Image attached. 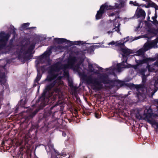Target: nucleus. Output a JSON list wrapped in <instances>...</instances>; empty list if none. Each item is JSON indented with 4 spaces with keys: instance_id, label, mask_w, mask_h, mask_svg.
<instances>
[{
    "instance_id": "18",
    "label": "nucleus",
    "mask_w": 158,
    "mask_h": 158,
    "mask_svg": "<svg viewBox=\"0 0 158 158\" xmlns=\"http://www.w3.org/2000/svg\"><path fill=\"white\" fill-rule=\"evenodd\" d=\"M49 55L48 54L47 52H46L44 53L41 56V58L42 60L46 59V57L48 56H49Z\"/></svg>"
},
{
    "instance_id": "4",
    "label": "nucleus",
    "mask_w": 158,
    "mask_h": 158,
    "mask_svg": "<svg viewBox=\"0 0 158 158\" xmlns=\"http://www.w3.org/2000/svg\"><path fill=\"white\" fill-rule=\"evenodd\" d=\"M121 5V2L119 0L117 2V3H115V5L114 6H108L106 3L102 5L100 7V10L97 11L96 15V19L98 20L100 19L102 16V14L106 11V10L119 8L120 7V6Z\"/></svg>"
},
{
    "instance_id": "32",
    "label": "nucleus",
    "mask_w": 158,
    "mask_h": 158,
    "mask_svg": "<svg viewBox=\"0 0 158 158\" xmlns=\"http://www.w3.org/2000/svg\"><path fill=\"white\" fill-rule=\"evenodd\" d=\"M5 73H4L3 74H2V75H1V74L0 73V78H1L2 77H4V76L5 75Z\"/></svg>"
},
{
    "instance_id": "9",
    "label": "nucleus",
    "mask_w": 158,
    "mask_h": 158,
    "mask_svg": "<svg viewBox=\"0 0 158 158\" xmlns=\"http://www.w3.org/2000/svg\"><path fill=\"white\" fill-rule=\"evenodd\" d=\"M135 15L137 18L140 17L143 19L145 18L146 13L143 10L138 7L136 10Z\"/></svg>"
},
{
    "instance_id": "28",
    "label": "nucleus",
    "mask_w": 158,
    "mask_h": 158,
    "mask_svg": "<svg viewBox=\"0 0 158 158\" xmlns=\"http://www.w3.org/2000/svg\"><path fill=\"white\" fill-rule=\"evenodd\" d=\"M158 85V78L156 80L154 85L156 87Z\"/></svg>"
},
{
    "instance_id": "1",
    "label": "nucleus",
    "mask_w": 158,
    "mask_h": 158,
    "mask_svg": "<svg viewBox=\"0 0 158 158\" xmlns=\"http://www.w3.org/2000/svg\"><path fill=\"white\" fill-rule=\"evenodd\" d=\"M76 61V57H69L67 64L62 65L60 63L58 62L52 66L48 71L49 75L46 80L51 81L57 77L58 79L53 83L48 85L46 89L49 90L54 86L57 87L59 85L62 84V81L61 80V79L64 76L68 74L67 72L65 71L66 69L68 68L74 69V64Z\"/></svg>"
},
{
    "instance_id": "42",
    "label": "nucleus",
    "mask_w": 158,
    "mask_h": 158,
    "mask_svg": "<svg viewBox=\"0 0 158 158\" xmlns=\"http://www.w3.org/2000/svg\"><path fill=\"white\" fill-rule=\"evenodd\" d=\"M139 90H140V91H142V89H139Z\"/></svg>"
},
{
    "instance_id": "13",
    "label": "nucleus",
    "mask_w": 158,
    "mask_h": 158,
    "mask_svg": "<svg viewBox=\"0 0 158 158\" xmlns=\"http://www.w3.org/2000/svg\"><path fill=\"white\" fill-rule=\"evenodd\" d=\"M147 71V70L145 69H142L140 70V73L142 75V82L143 83H145L146 81V77L148 76V74L145 75V73Z\"/></svg>"
},
{
    "instance_id": "16",
    "label": "nucleus",
    "mask_w": 158,
    "mask_h": 158,
    "mask_svg": "<svg viewBox=\"0 0 158 158\" xmlns=\"http://www.w3.org/2000/svg\"><path fill=\"white\" fill-rule=\"evenodd\" d=\"M54 40L56 43L58 44H61L66 42L67 41L66 39L63 38H55Z\"/></svg>"
},
{
    "instance_id": "3",
    "label": "nucleus",
    "mask_w": 158,
    "mask_h": 158,
    "mask_svg": "<svg viewBox=\"0 0 158 158\" xmlns=\"http://www.w3.org/2000/svg\"><path fill=\"white\" fill-rule=\"evenodd\" d=\"M135 62L138 65L148 64L146 68L149 72H154L158 70V58L156 55L153 58L144 57L142 60L135 59Z\"/></svg>"
},
{
    "instance_id": "38",
    "label": "nucleus",
    "mask_w": 158,
    "mask_h": 158,
    "mask_svg": "<svg viewBox=\"0 0 158 158\" xmlns=\"http://www.w3.org/2000/svg\"><path fill=\"white\" fill-rule=\"evenodd\" d=\"M157 56V57L158 58V53L156 55Z\"/></svg>"
},
{
    "instance_id": "8",
    "label": "nucleus",
    "mask_w": 158,
    "mask_h": 158,
    "mask_svg": "<svg viewBox=\"0 0 158 158\" xmlns=\"http://www.w3.org/2000/svg\"><path fill=\"white\" fill-rule=\"evenodd\" d=\"M10 36L9 34H6L4 31L0 33V44H2L3 46H5Z\"/></svg>"
},
{
    "instance_id": "27",
    "label": "nucleus",
    "mask_w": 158,
    "mask_h": 158,
    "mask_svg": "<svg viewBox=\"0 0 158 158\" xmlns=\"http://www.w3.org/2000/svg\"><path fill=\"white\" fill-rule=\"evenodd\" d=\"M69 85L70 87H72L73 86V83L72 81H69Z\"/></svg>"
},
{
    "instance_id": "15",
    "label": "nucleus",
    "mask_w": 158,
    "mask_h": 158,
    "mask_svg": "<svg viewBox=\"0 0 158 158\" xmlns=\"http://www.w3.org/2000/svg\"><path fill=\"white\" fill-rule=\"evenodd\" d=\"M145 52V51H144L143 48H142L136 52V55L137 56H143V58L144 57H145L143 56V54Z\"/></svg>"
},
{
    "instance_id": "31",
    "label": "nucleus",
    "mask_w": 158,
    "mask_h": 158,
    "mask_svg": "<svg viewBox=\"0 0 158 158\" xmlns=\"http://www.w3.org/2000/svg\"><path fill=\"white\" fill-rule=\"evenodd\" d=\"M66 135V133L64 132H63L62 133V135L64 137H65Z\"/></svg>"
},
{
    "instance_id": "39",
    "label": "nucleus",
    "mask_w": 158,
    "mask_h": 158,
    "mask_svg": "<svg viewBox=\"0 0 158 158\" xmlns=\"http://www.w3.org/2000/svg\"><path fill=\"white\" fill-rule=\"evenodd\" d=\"M140 95H138V98H139V97H140Z\"/></svg>"
},
{
    "instance_id": "40",
    "label": "nucleus",
    "mask_w": 158,
    "mask_h": 158,
    "mask_svg": "<svg viewBox=\"0 0 158 158\" xmlns=\"http://www.w3.org/2000/svg\"><path fill=\"white\" fill-rule=\"evenodd\" d=\"M156 101L158 103V99L156 100Z\"/></svg>"
},
{
    "instance_id": "30",
    "label": "nucleus",
    "mask_w": 158,
    "mask_h": 158,
    "mask_svg": "<svg viewBox=\"0 0 158 158\" xmlns=\"http://www.w3.org/2000/svg\"><path fill=\"white\" fill-rule=\"evenodd\" d=\"M154 8L155 9V12H156V10H158V6L156 5Z\"/></svg>"
},
{
    "instance_id": "29",
    "label": "nucleus",
    "mask_w": 158,
    "mask_h": 158,
    "mask_svg": "<svg viewBox=\"0 0 158 158\" xmlns=\"http://www.w3.org/2000/svg\"><path fill=\"white\" fill-rule=\"evenodd\" d=\"M38 111L37 110L35 111L32 114L33 116L35 115L36 114L37 112Z\"/></svg>"
},
{
    "instance_id": "43",
    "label": "nucleus",
    "mask_w": 158,
    "mask_h": 158,
    "mask_svg": "<svg viewBox=\"0 0 158 158\" xmlns=\"http://www.w3.org/2000/svg\"><path fill=\"white\" fill-rule=\"evenodd\" d=\"M52 94H51V95H52Z\"/></svg>"
},
{
    "instance_id": "20",
    "label": "nucleus",
    "mask_w": 158,
    "mask_h": 158,
    "mask_svg": "<svg viewBox=\"0 0 158 158\" xmlns=\"http://www.w3.org/2000/svg\"><path fill=\"white\" fill-rule=\"evenodd\" d=\"M149 6L151 7L155 8L156 6V5L153 2H151L149 4Z\"/></svg>"
},
{
    "instance_id": "6",
    "label": "nucleus",
    "mask_w": 158,
    "mask_h": 158,
    "mask_svg": "<svg viewBox=\"0 0 158 158\" xmlns=\"http://www.w3.org/2000/svg\"><path fill=\"white\" fill-rule=\"evenodd\" d=\"M121 21L122 19L119 16L115 18V19L113 21L114 28H113L111 31L110 30L108 31L107 33L108 34H110V33L117 31L118 33H120L121 34V33L119 32V27L120 25V22Z\"/></svg>"
},
{
    "instance_id": "23",
    "label": "nucleus",
    "mask_w": 158,
    "mask_h": 158,
    "mask_svg": "<svg viewBox=\"0 0 158 158\" xmlns=\"http://www.w3.org/2000/svg\"><path fill=\"white\" fill-rule=\"evenodd\" d=\"M41 77V76L40 74H38L35 79V81L38 82L40 80Z\"/></svg>"
},
{
    "instance_id": "25",
    "label": "nucleus",
    "mask_w": 158,
    "mask_h": 158,
    "mask_svg": "<svg viewBox=\"0 0 158 158\" xmlns=\"http://www.w3.org/2000/svg\"><path fill=\"white\" fill-rule=\"evenodd\" d=\"M157 17V15L156 12L155 14V16H153L152 17V19L153 20V21H154L155 20H156V18Z\"/></svg>"
},
{
    "instance_id": "24",
    "label": "nucleus",
    "mask_w": 158,
    "mask_h": 158,
    "mask_svg": "<svg viewBox=\"0 0 158 158\" xmlns=\"http://www.w3.org/2000/svg\"><path fill=\"white\" fill-rule=\"evenodd\" d=\"M95 116L97 118H99L101 117L100 114L98 113H96L95 114Z\"/></svg>"
},
{
    "instance_id": "7",
    "label": "nucleus",
    "mask_w": 158,
    "mask_h": 158,
    "mask_svg": "<svg viewBox=\"0 0 158 158\" xmlns=\"http://www.w3.org/2000/svg\"><path fill=\"white\" fill-rule=\"evenodd\" d=\"M45 148L48 155H51L52 158H54L55 156L58 155L57 151L54 149L53 144L51 143H49L45 146Z\"/></svg>"
},
{
    "instance_id": "22",
    "label": "nucleus",
    "mask_w": 158,
    "mask_h": 158,
    "mask_svg": "<svg viewBox=\"0 0 158 158\" xmlns=\"http://www.w3.org/2000/svg\"><path fill=\"white\" fill-rule=\"evenodd\" d=\"M151 22H152L153 24L156 26H158V21L156 19L154 21H151Z\"/></svg>"
},
{
    "instance_id": "37",
    "label": "nucleus",
    "mask_w": 158,
    "mask_h": 158,
    "mask_svg": "<svg viewBox=\"0 0 158 158\" xmlns=\"http://www.w3.org/2000/svg\"><path fill=\"white\" fill-rule=\"evenodd\" d=\"M139 39V38H135V39H134L132 41H134V40H137V39Z\"/></svg>"
},
{
    "instance_id": "33",
    "label": "nucleus",
    "mask_w": 158,
    "mask_h": 158,
    "mask_svg": "<svg viewBox=\"0 0 158 158\" xmlns=\"http://www.w3.org/2000/svg\"><path fill=\"white\" fill-rule=\"evenodd\" d=\"M57 106V105H56L54 106H52L51 107V110H52L54 107L55 106Z\"/></svg>"
},
{
    "instance_id": "10",
    "label": "nucleus",
    "mask_w": 158,
    "mask_h": 158,
    "mask_svg": "<svg viewBox=\"0 0 158 158\" xmlns=\"http://www.w3.org/2000/svg\"><path fill=\"white\" fill-rule=\"evenodd\" d=\"M124 44L123 45H121L118 47L121 48L119 50V51L122 52L123 53L129 55L132 53V51L128 49L127 48L124 46Z\"/></svg>"
},
{
    "instance_id": "41",
    "label": "nucleus",
    "mask_w": 158,
    "mask_h": 158,
    "mask_svg": "<svg viewBox=\"0 0 158 158\" xmlns=\"http://www.w3.org/2000/svg\"><path fill=\"white\" fill-rule=\"evenodd\" d=\"M35 27H31V28H35Z\"/></svg>"
},
{
    "instance_id": "2",
    "label": "nucleus",
    "mask_w": 158,
    "mask_h": 158,
    "mask_svg": "<svg viewBox=\"0 0 158 158\" xmlns=\"http://www.w3.org/2000/svg\"><path fill=\"white\" fill-rule=\"evenodd\" d=\"M89 69L90 72L99 75L97 78H93L91 76L87 77L86 80L87 83L91 86L93 89L97 91L100 90L102 88V83H106L104 80L106 77L103 74H99L98 70L95 71L93 68V64H89Z\"/></svg>"
},
{
    "instance_id": "36",
    "label": "nucleus",
    "mask_w": 158,
    "mask_h": 158,
    "mask_svg": "<svg viewBox=\"0 0 158 158\" xmlns=\"http://www.w3.org/2000/svg\"><path fill=\"white\" fill-rule=\"evenodd\" d=\"M98 68L99 69H100V70H102V68H101V67H98Z\"/></svg>"
},
{
    "instance_id": "14",
    "label": "nucleus",
    "mask_w": 158,
    "mask_h": 158,
    "mask_svg": "<svg viewBox=\"0 0 158 158\" xmlns=\"http://www.w3.org/2000/svg\"><path fill=\"white\" fill-rule=\"evenodd\" d=\"M143 49L145 52L150 49H152V47H151L150 45L149 41H148L144 44V46L143 47Z\"/></svg>"
},
{
    "instance_id": "17",
    "label": "nucleus",
    "mask_w": 158,
    "mask_h": 158,
    "mask_svg": "<svg viewBox=\"0 0 158 158\" xmlns=\"http://www.w3.org/2000/svg\"><path fill=\"white\" fill-rule=\"evenodd\" d=\"M66 154L65 153H62L59 156L58 154V155L57 156H58L59 157L56 156H55L54 158H67V157L65 158H63L65 156H66Z\"/></svg>"
},
{
    "instance_id": "12",
    "label": "nucleus",
    "mask_w": 158,
    "mask_h": 158,
    "mask_svg": "<svg viewBox=\"0 0 158 158\" xmlns=\"http://www.w3.org/2000/svg\"><path fill=\"white\" fill-rule=\"evenodd\" d=\"M150 45L152 48H158L157 43H158V39L157 38L152 41H149Z\"/></svg>"
},
{
    "instance_id": "11",
    "label": "nucleus",
    "mask_w": 158,
    "mask_h": 158,
    "mask_svg": "<svg viewBox=\"0 0 158 158\" xmlns=\"http://www.w3.org/2000/svg\"><path fill=\"white\" fill-rule=\"evenodd\" d=\"M128 37H127L126 38L127 40L125 41V42H123V43H122L120 42V41H117L116 42H115L114 41H111L108 44L109 45H115L116 46H120L121 45H124V44H125L127 41L128 40ZM124 39H125V38H124Z\"/></svg>"
},
{
    "instance_id": "35",
    "label": "nucleus",
    "mask_w": 158,
    "mask_h": 158,
    "mask_svg": "<svg viewBox=\"0 0 158 158\" xmlns=\"http://www.w3.org/2000/svg\"><path fill=\"white\" fill-rule=\"evenodd\" d=\"M114 14L113 13H112L111 14V15H110V16H114Z\"/></svg>"
},
{
    "instance_id": "26",
    "label": "nucleus",
    "mask_w": 158,
    "mask_h": 158,
    "mask_svg": "<svg viewBox=\"0 0 158 158\" xmlns=\"http://www.w3.org/2000/svg\"><path fill=\"white\" fill-rule=\"evenodd\" d=\"M54 90L55 92L58 93H59L60 91V88L58 87L56 88Z\"/></svg>"
},
{
    "instance_id": "5",
    "label": "nucleus",
    "mask_w": 158,
    "mask_h": 158,
    "mask_svg": "<svg viewBox=\"0 0 158 158\" xmlns=\"http://www.w3.org/2000/svg\"><path fill=\"white\" fill-rule=\"evenodd\" d=\"M123 58H125L126 59L125 62L122 61L121 63L117 64L114 68H113V67L110 68V70L111 72V73L114 74L115 73L121 71L122 69L126 68V64H127V59L126 56L123 55Z\"/></svg>"
},
{
    "instance_id": "34",
    "label": "nucleus",
    "mask_w": 158,
    "mask_h": 158,
    "mask_svg": "<svg viewBox=\"0 0 158 158\" xmlns=\"http://www.w3.org/2000/svg\"><path fill=\"white\" fill-rule=\"evenodd\" d=\"M150 18L149 16H148V21H151L150 20Z\"/></svg>"
},
{
    "instance_id": "21",
    "label": "nucleus",
    "mask_w": 158,
    "mask_h": 158,
    "mask_svg": "<svg viewBox=\"0 0 158 158\" xmlns=\"http://www.w3.org/2000/svg\"><path fill=\"white\" fill-rule=\"evenodd\" d=\"M129 3L131 4H132L135 6H138L139 5V4L138 3H137L135 1L133 2L132 1H130L129 2Z\"/></svg>"
},
{
    "instance_id": "19",
    "label": "nucleus",
    "mask_w": 158,
    "mask_h": 158,
    "mask_svg": "<svg viewBox=\"0 0 158 158\" xmlns=\"http://www.w3.org/2000/svg\"><path fill=\"white\" fill-rule=\"evenodd\" d=\"M29 23H23L22 25V27L23 28H26L29 26Z\"/></svg>"
}]
</instances>
